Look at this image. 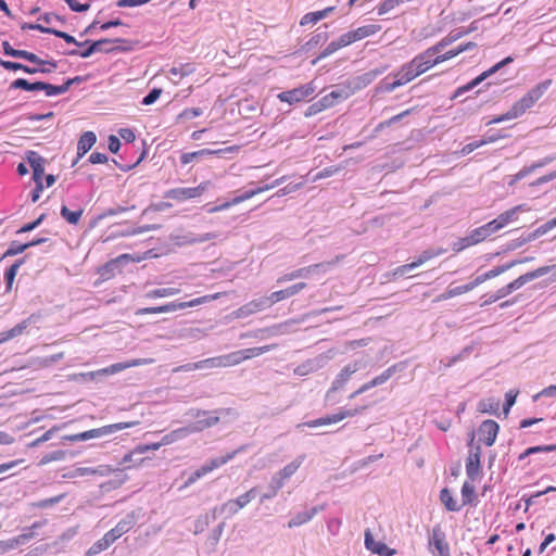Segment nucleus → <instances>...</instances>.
I'll return each instance as SVG.
<instances>
[{"label":"nucleus","instance_id":"1","mask_svg":"<svg viewBox=\"0 0 556 556\" xmlns=\"http://www.w3.org/2000/svg\"><path fill=\"white\" fill-rule=\"evenodd\" d=\"M551 84V79L538 84L532 89H530L519 101L514 103V105L505 114L493 118L488 124H498L504 121H509L521 116L527 110L532 108L534 103L546 92Z\"/></svg>","mask_w":556,"mask_h":556},{"label":"nucleus","instance_id":"2","mask_svg":"<svg viewBox=\"0 0 556 556\" xmlns=\"http://www.w3.org/2000/svg\"><path fill=\"white\" fill-rule=\"evenodd\" d=\"M229 409L216 410H190L188 415L195 418V421L186 426L189 434L202 432L205 429L212 428L220 420V415L228 414Z\"/></svg>","mask_w":556,"mask_h":556},{"label":"nucleus","instance_id":"3","mask_svg":"<svg viewBox=\"0 0 556 556\" xmlns=\"http://www.w3.org/2000/svg\"><path fill=\"white\" fill-rule=\"evenodd\" d=\"M152 363H153L152 358H135V359H131L128 362L112 364L105 368H101L96 371L81 372V374L77 375L76 377L79 378L81 381L87 382V381L96 380L101 377L118 374V372H121L125 369L131 368V367L149 365Z\"/></svg>","mask_w":556,"mask_h":556},{"label":"nucleus","instance_id":"4","mask_svg":"<svg viewBox=\"0 0 556 556\" xmlns=\"http://www.w3.org/2000/svg\"><path fill=\"white\" fill-rule=\"evenodd\" d=\"M419 75H421V73L417 68V65L414 62V60H412L410 62H407L404 65H402V67L396 73L393 74L395 78L393 81L390 83L387 79H383L380 83V89L383 92H392L396 88L408 84Z\"/></svg>","mask_w":556,"mask_h":556},{"label":"nucleus","instance_id":"5","mask_svg":"<svg viewBox=\"0 0 556 556\" xmlns=\"http://www.w3.org/2000/svg\"><path fill=\"white\" fill-rule=\"evenodd\" d=\"M136 425H138V421L112 424L88 431H84L80 433L71 434L65 437V439L71 442L87 441L91 439H98L104 435H110L117 431L135 427Z\"/></svg>","mask_w":556,"mask_h":556},{"label":"nucleus","instance_id":"6","mask_svg":"<svg viewBox=\"0 0 556 556\" xmlns=\"http://www.w3.org/2000/svg\"><path fill=\"white\" fill-rule=\"evenodd\" d=\"M275 345H263L235 351L225 355H220L223 367H231L241 364L247 359L257 357L271 351Z\"/></svg>","mask_w":556,"mask_h":556},{"label":"nucleus","instance_id":"7","mask_svg":"<svg viewBox=\"0 0 556 556\" xmlns=\"http://www.w3.org/2000/svg\"><path fill=\"white\" fill-rule=\"evenodd\" d=\"M363 367L364 363L362 361H354L342 367V369L333 379L330 389L327 391L326 401L334 403L336 401L332 400L333 394L337 391L343 389L344 386L350 381L352 376Z\"/></svg>","mask_w":556,"mask_h":556},{"label":"nucleus","instance_id":"8","mask_svg":"<svg viewBox=\"0 0 556 556\" xmlns=\"http://www.w3.org/2000/svg\"><path fill=\"white\" fill-rule=\"evenodd\" d=\"M457 54L455 52V49L448 50L443 54L439 53H428V49L424 51L422 53H419L416 55L413 60L417 65V68L420 71L421 74L430 70L437 64H440L442 62H445L447 60H451L455 58Z\"/></svg>","mask_w":556,"mask_h":556},{"label":"nucleus","instance_id":"9","mask_svg":"<svg viewBox=\"0 0 556 556\" xmlns=\"http://www.w3.org/2000/svg\"><path fill=\"white\" fill-rule=\"evenodd\" d=\"M428 548L433 556H450L446 534L440 525H435L428 535Z\"/></svg>","mask_w":556,"mask_h":556},{"label":"nucleus","instance_id":"10","mask_svg":"<svg viewBox=\"0 0 556 556\" xmlns=\"http://www.w3.org/2000/svg\"><path fill=\"white\" fill-rule=\"evenodd\" d=\"M211 187V181H202L199 186L192 188L179 187L169 189L165 193V198L172 199L178 202L194 199L201 197Z\"/></svg>","mask_w":556,"mask_h":556},{"label":"nucleus","instance_id":"11","mask_svg":"<svg viewBox=\"0 0 556 556\" xmlns=\"http://www.w3.org/2000/svg\"><path fill=\"white\" fill-rule=\"evenodd\" d=\"M334 262L319 263L307 267H302L291 273L285 274L277 279V283H285L299 278H307L313 274H320L328 271Z\"/></svg>","mask_w":556,"mask_h":556},{"label":"nucleus","instance_id":"12","mask_svg":"<svg viewBox=\"0 0 556 556\" xmlns=\"http://www.w3.org/2000/svg\"><path fill=\"white\" fill-rule=\"evenodd\" d=\"M315 90H316V87H315L314 83L311 81V83L302 85L298 88H294V89H291L288 91H282L277 96V98L281 102H286L290 105H293V104H296V103L305 100L306 98H309L311 96H313Z\"/></svg>","mask_w":556,"mask_h":556},{"label":"nucleus","instance_id":"13","mask_svg":"<svg viewBox=\"0 0 556 556\" xmlns=\"http://www.w3.org/2000/svg\"><path fill=\"white\" fill-rule=\"evenodd\" d=\"M444 252H445L444 249L426 250V251L421 252V254L414 262L399 266L397 268H395L393 275L395 277L404 276L407 273L412 271L413 269H415V268L421 266L422 264H425L426 262L430 261L431 258L443 254Z\"/></svg>","mask_w":556,"mask_h":556},{"label":"nucleus","instance_id":"14","mask_svg":"<svg viewBox=\"0 0 556 556\" xmlns=\"http://www.w3.org/2000/svg\"><path fill=\"white\" fill-rule=\"evenodd\" d=\"M513 61H514V59L511 56L505 58L501 62H498L495 65H493L492 67H490L488 71H484L483 73H481L479 76H477L475 79H472L471 81H469L465 86L459 87L456 90L455 97L460 96L462 93L467 92V91L473 89L475 87L480 85L483 80H485L491 75L495 74L502 67H504L505 65L511 63Z\"/></svg>","mask_w":556,"mask_h":556},{"label":"nucleus","instance_id":"15","mask_svg":"<svg viewBox=\"0 0 556 556\" xmlns=\"http://www.w3.org/2000/svg\"><path fill=\"white\" fill-rule=\"evenodd\" d=\"M354 93V89L351 88V85H340L337 86L329 93L320 98L321 106L329 109L340 103L343 100H346Z\"/></svg>","mask_w":556,"mask_h":556},{"label":"nucleus","instance_id":"16","mask_svg":"<svg viewBox=\"0 0 556 556\" xmlns=\"http://www.w3.org/2000/svg\"><path fill=\"white\" fill-rule=\"evenodd\" d=\"M270 301L267 296H262L258 299H254L250 301L249 303L240 306L238 309L232 312V316L235 318H247L250 315H253L257 312H261L263 309H266L270 307Z\"/></svg>","mask_w":556,"mask_h":556},{"label":"nucleus","instance_id":"17","mask_svg":"<svg viewBox=\"0 0 556 556\" xmlns=\"http://www.w3.org/2000/svg\"><path fill=\"white\" fill-rule=\"evenodd\" d=\"M137 517L135 513L127 514L118 523L108 531L104 535L114 543L117 539H119L123 534L129 532L136 525Z\"/></svg>","mask_w":556,"mask_h":556},{"label":"nucleus","instance_id":"18","mask_svg":"<svg viewBox=\"0 0 556 556\" xmlns=\"http://www.w3.org/2000/svg\"><path fill=\"white\" fill-rule=\"evenodd\" d=\"M481 471V447L479 445L470 446L466 459V473L470 480H476Z\"/></svg>","mask_w":556,"mask_h":556},{"label":"nucleus","instance_id":"19","mask_svg":"<svg viewBox=\"0 0 556 556\" xmlns=\"http://www.w3.org/2000/svg\"><path fill=\"white\" fill-rule=\"evenodd\" d=\"M396 369H397L396 365L390 366L389 368H387L384 371H382L380 375H378L377 377H375L370 381L362 384L349 397L350 399H354L357 395H361V394L367 392L368 390H370V389H372L375 387H378V386H381V384L386 383L395 374Z\"/></svg>","mask_w":556,"mask_h":556},{"label":"nucleus","instance_id":"20","mask_svg":"<svg viewBox=\"0 0 556 556\" xmlns=\"http://www.w3.org/2000/svg\"><path fill=\"white\" fill-rule=\"evenodd\" d=\"M35 538V532L33 529H25L21 534L10 538L4 541H0V554H4L9 551L15 549L22 545L28 543L31 539Z\"/></svg>","mask_w":556,"mask_h":556},{"label":"nucleus","instance_id":"21","mask_svg":"<svg viewBox=\"0 0 556 556\" xmlns=\"http://www.w3.org/2000/svg\"><path fill=\"white\" fill-rule=\"evenodd\" d=\"M500 426L496 421L488 419L482 421L478 429L479 440L486 446H492L495 443Z\"/></svg>","mask_w":556,"mask_h":556},{"label":"nucleus","instance_id":"22","mask_svg":"<svg viewBox=\"0 0 556 556\" xmlns=\"http://www.w3.org/2000/svg\"><path fill=\"white\" fill-rule=\"evenodd\" d=\"M364 544L368 551L379 556H393L396 553L395 549L390 548L383 542L375 541L369 529L365 530Z\"/></svg>","mask_w":556,"mask_h":556},{"label":"nucleus","instance_id":"23","mask_svg":"<svg viewBox=\"0 0 556 556\" xmlns=\"http://www.w3.org/2000/svg\"><path fill=\"white\" fill-rule=\"evenodd\" d=\"M217 238L215 232H206L203 235H195L193 232H186L184 235H176L173 237L174 242L177 245H191L197 243H204L206 241Z\"/></svg>","mask_w":556,"mask_h":556},{"label":"nucleus","instance_id":"24","mask_svg":"<svg viewBox=\"0 0 556 556\" xmlns=\"http://www.w3.org/2000/svg\"><path fill=\"white\" fill-rule=\"evenodd\" d=\"M547 274V268H536L532 271L526 273L525 275L519 276L514 281L509 282L508 285L504 286L505 291L508 292V294L513 293L514 291L520 289L526 283L540 278Z\"/></svg>","mask_w":556,"mask_h":556},{"label":"nucleus","instance_id":"25","mask_svg":"<svg viewBox=\"0 0 556 556\" xmlns=\"http://www.w3.org/2000/svg\"><path fill=\"white\" fill-rule=\"evenodd\" d=\"M26 160L33 169V179L35 182H42L46 160L35 151H28Z\"/></svg>","mask_w":556,"mask_h":556},{"label":"nucleus","instance_id":"26","mask_svg":"<svg viewBox=\"0 0 556 556\" xmlns=\"http://www.w3.org/2000/svg\"><path fill=\"white\" fill-rule=\"evenodd\" d=\"M304 288H306L305 282H298L295 285H292L283 290L275 291L268 295V300L270 301V305H274L282 300H286L288 298H291L295 294H298L300 291H302Z\"/></svg>","mask_w":556,"mask_h":556},{"label":"nucleus","instance_id":"27","mask_svg":"<svg viewBox=\"0 0 556 556\" xmlns=\"http://www.w3.org/2000/svg\"><path fill=\"white\" fill-rule=\"evenodd\" d=\"M223 367L222 358L219 356L210 357L206 359H202L195 363H189L179 368V370L190 371V370H203V369H212Z\"/></svg>","mask_w":556,"mask_h":556},{"label":"nucleus","instance_id":"28","mask_svg":"<svg viewBox=\"0 0 556 556\" xmlns=\"http://www.w3.org/2000/svg\"><path fill=\"white\" fill-rule=\"evenodd\" d=\"M30 324H31V317H28V318L22 320L21 323H18L17 325H15L13 328H11L7 331H1L0 332V344L24 334L26 332V330L28 329V327L30 326Z\"/></svg>","mask_w":556,"mask_h":556},{"label":"nucleus","instance_id":"29","mask_svg":"<svg viewBox=\"0 0 556 556\" xmlns=\"http://www.w3.org/2000/svg\"><path fill=\"white\" fill-rule=\"evenodd\" d=\"M113 41L114 40L111 39H100L90 43L89 47L85 50H72L68 51L67 54L72 56H80L83 59H87L96 52L104 51L103 46ZM115 41H119V39H116Z\"/></svg>","mask_w":556,"mask_h":556},{"label":"nucleus","instance_id":"30","mask_svg":"<svg viewBox=\"0 0 556 556\" xmlns=\"http://www.w3.org/2000/svg\"><path fill=\"white\" fill-rule=\"evenodd\" d=\"M386 71V68H376V70H371L369 72H366L359 76H357L356 78H354L353 80V87L351 86L352 89L357 90V89H361V88H364L366 86H368L369 84H371L378 76H380L381 74H383V72Z\"/></svg>","mask_w":556,"mask_h":556},{"label":"nucleus","instance_id":"31","mask_svg":"<svg viewBox=\"0 0 556 556\" xmlns=\"http://www.w3.org/2000/svg\"><path fill=\"white\" fill-rule=\"evenodd\" d=\"M239 507L233 500H228L222 505L215 506L212 511V519L215 520L218 516L224 515L225 518H231L239 513Z\"/></svg>","mask_w":556,"mask_h":556},{"label":"nucleus","instance_id":"32","mask_svg":"<svg viewBox=\"0 0 556 556\" xmlns=\"http://www.w3.org/2000/svg\"><path fill=\"white\" fill-rule=\"evenodd\" d=\"M97 136L93 131L84 132L77 143V159L83 157L96 143Z\"/></svg>","mask_w":556,"mask_h":556},{"label":"nucleus","instance_id":"33","mask_svg":"<svg viewBox=\"0 0 556 556\" xmlns=\"http://www.w3.org/2000/svg\"><path fill=\"white\" fill-rule=\"evenodd\" d=\"M481 283L482 282H481L480 277L477 276L469 283H466V285H463V286H457V287H454V288H450L443 295H441V299L446 300V299H451V298H454V296L467 293V292L473 290L476 287H478Z\"/></svg>","mask_w":556,"mask_h":556},{"label":"nucleus","instance_id":"34","mask_svg":"<svg viewBox=\"0 0 556 556\" xmlns=\"http://www.w3.org/2000/svg\"><path fill=\"white\" fill-rule=\"evenodd\" d=\"M463 36L464 33H462L460 29L453 30L447 36L442 38L438 43L428 48V53H440L444 48L460 39Z\"/></svg>","mask_w":556,"mask_h":556},{"label":"nucleus","instance_id":"35","mask_svg":"<svg viewBox=\"0 0 556 556\" xmlns=\"http://www.w3.org/2000/svg\"><path fill=\"white\" fill-rule=\"evenodd\" d=\"M318 513L317 507H312L294 515L288 522L289 528H296L311 521Z\"/></svg>","mask_w":556,"mask_h":556},{"label":"nucleus","instance_id":"36","mask_svg":"<svg viewBox=\"0 0 556 556\" xmlns=\"http://www.w3.org/2000/svg\"><path fill=\"white\" fill-rule=\"evenodd\" d=\"M530 211L529 206L526 204H520L517 206H514L510 210L505 211L504 213L500 214L496 218L498 219V223L503 226V228L508 225L509 223L517 219V214L519 212H528Z\"/></svg>","mask_w":556,"mask_h":556},{"label":"nucleus","instance_id":"37","mask_svg":"<svg viewBox=\"0 0 556 556\" xmlns=\"http://www.w3.org/2000/svg\"><path fill=\"white\" fill-rule=\"evenodd\" d=\"M285 482L286 480L278 472H276L271 477L270 482L268 484L270 494H262L260 498L261 503L274 498L278 494L279 490L285 485Z\"/></svg>","mask_w":556,"mask_h":556},{"label":"nucleus","instance_id":"38","mask_svg":"<svg viewBox=\"0 0 556 556\" xmlns=\"http://www.w3.org/2000/svg\"><path fill=\"white\" fill-rule=\"evenodd\" d=\"M440 501L448 511H459L463 507L447 488L440 491Z\"/></svg>","mask_w":556,"mask_h":556},{"label":"nucleus","instance_id":"39","mask_svg":"<svg viewBox=\"0 0 556 556\" xmlns=\"http://www.w3.org/2000/svg\"><path fill=\"white\" fill-rule=\"evenodd\" d=\"M110 472V469L106 466H99L97 468L91 467H76L74 468L71 477H85L90 475L97 476H106Z\"/></svg>","mask_w":556,"mask_h":556},{"label":"nucleus","instance_id":"40","mask_svg":"<svg viewBox=\"0 0 556 556\" xmlns=\"http://www.w3.org/2000/svg\"><path fill=\"white\" fill-rule=\"evenodd\" d=\"M39 67H29L26 65L24 73L27 74H50L53 73L58 67V62L54 60H42V63H36Z\"/></svg>","mask_w":556,"mask_h":556},{"label":"nucleus","instance_id":"41","mask_svg":"<svg viewBox=\"0 0 556 556\" xmlns=\"http://www.w3.org/2000/svg\"><path fill=\"white\" fill-rule=\"evenodd\" d=\"M78 77L74 78V79H67L63 85L61 86H54V85H51V84H47V83H43V91L46 93L47 97H55V96H59V94H63L65 93L70 87L72 86V84L77 80Z\"/></svg>","mask_w":556,"mask_h":556},{"label":"nucleus","instance_id":"42","mask_svg":"<svg viewBox=\"0 0 556 556\" xmlns=\"http://www.w3.org/2000/svg\"><path fill=\"white\" fill-rule=\"evenodd\" d=\"M190 434L188 432V429L185 426V427L175 429V430L166 433L165 435H163V438L161 439V444L169 445L177 441L184 440Z\"/></svg>","mask_w":556,"mask_h":556},{"label":"nucleus","instance_id":"43","mask_svg":"<svg viewBox=\"0 0 556 556\" xmlns=\"http://www.w3.org/2000/svg\"><path fill=\"white\" fill-rule=\"evenodd\" d=\"M305 456L299 455L291 463L287 464L278 473L287 481L290 479L301 467L304 462Z\"/></svg>","mask_w":556,"mask_h":556},{"label":"nucleus","instance_id":"44","mask_svg":"<svg viewBox=\"0 0 556 556\" xmlns=\"http://www.w3.org/2000/svg\"><path fill=\"white\" fill-rule=\"evenodd\" d=\"M380 29H381V26L378 25V24H368V25L361 26V27H358V28H356L354 30H351V31H352V34L354 36V40L358 41V40H362L364 38H367V37H370V36L375 35Z\"/></svg>","mask_w":556,"mask_h":556},{"label":"nucleus","instance_id":"45","mask_svg":"<svg viewBox=\"0 0 556 556\" xmlns=\"http://www.w3.org/2000/svg\"><path fill=\"white\" fill-rule=\"evenodd\" d=\"M501 400L495 397L483 399L478 403V410L488 414H497Z\"/></svg>","mask_w":556,"mask_h":556},{"label":"nucleus","instance_id":"46","mask_svg":"<svg viewBox=\"0 0 556 556\" xmlns=\"http://www.w3.org/2000/svg\"><path fill=\"white\" fill-rule=\"evenodd\" d=\"M331 11H332V8H326L321 11L306 13L304 16H302L300 24L302 26L308 25V24H316L320 20L327 17Z\"/></svg>","mask_w":556,"mask_h":556},{"label":"nucleus","instance_id":"47","mask_svg":"<svg viewBox=\"0 0 556 556\" xmlns=\"http://www.w3.org/2000/svg\"><path fill=\"white\" fill-rule=\"evenodd\" d=\"M11 89H23L26 91H37L43 89V83L42 81H36V83H29L28 80L24 78H17L14 80L11 86Z\"/></svg>","mask_w":556,"mask_h":556},{"label":"nucleus","instance_id":"48","mask_svg":"<svg viewBox=\"0 0 556 556\" xmlns=\"http://www.w3.org/2000/svg\"><path fill=\"white\" fill-rule=\"evenodd\" d=\"M243 451V447H240L236 451L229 452L224 456L214 457L207 460V464L210 465L212 470H215L224 465H226L228 462L232 460L236 455Z\"/></svg>","mask_w":556,"mask_h":556},{"label":"nucleus","instance_id":"49","mask_svg":"<svg viewBox=\"0 0 556 556\" xmlns=\"http://www.w3.org/2000/svg\"><path fill=\"white\" fill-rule=\"evenodd\" d=\"M342 420V416L339 415V413L337 412L336 414H332V415H329V416H326V417H321V418H318V419H315V420H312V421H307L303 425H299V427L301 426H306L308 428H316V427H319V426H326V425H331V424H336V422H339Z\"/></svg>","mask_w":556,"mask_h":556},{"label":"nucleus","instance_id":"50","mask_svg":"<svg viewBox=\"0 0 556 556\" xmlns=\"http://www.w3.org/2000/svg\"><path fill=\"white\" fill-rule=\"evenodd\" d=\"M518 263H519L518 261H513L510 263H507V264L494 267V268L490 269L489 271H486V273H484L482 275H479V277L481 279V282L483 283L484 281H486L489 279H492V278H495V277L500 276L501 274H503L506 270L510 269L511 267H514Z\"/></svg>","mask_w":556,"mask_h":556},{"label":"nucleus","instance_id":"51","mask_svg":"<svg viewBox=\"0 0 556 556\" xmlns=\"http://www.w3.org/2000/svg\"><path fill=\"white\" fill-rule=\"evenodd\" d=\"M179 292H180V289H178V288H173V287L159 288V289L148 291L146 293V298L147 299L168 298V296L176 295Z\"/></svg>","mask_w":556,"mask_h":556},{"label":"nucleus","instance_id":"52","mask_svg":"<svg viewBox=\"0 0 556 556\" xmlns=\"http://www.w3.org/2000/svg\"><path fill=\"white\" fill-rule=\"evenodd\" d=\"M222 294L223 293L217 292V293H214V294L203 295V296L193 299V300L188 301V302H182V308L185 309V308H188V307H194V306H198V305L206 304L208 302H212L214 300L219 299L222 296Z\"/></svg>","mask_w":556,"mask_h":556},{"label":"nucleus","instance_id":"53","mask_svg":"<svg viewBox=\"0 0 556 556\" xmlns=\"http://www.w3.org/2000/svg\"><path fill=\"white\" fill-rule=\"evenodd\" d=\"M113 543L105 536L101 538L97 542H94L87 551V556H96L101 552L105 551Z\"/></svg>","mask_w":556,"mask_h":556},{"label":"nucleus","instance_id":"54","mask_svg":"<svg viewBox=\"0 0 556 556\" xmlns=\"http://www.w3.org/2000/svg\"><path fill=\"white\" fill-rule=\"evenodd\" d=\"M83 215V210L71 211L66 205L61 207V216L72 225H76Z\"/></svg>","mask_w":556,"mask_h":556},{"label":"nucleus","instance_id":"55","mask_svg":"<svg viewBox=\"0 0 556 556\" xmlns=\"http://www.w3.org/2000/svg\"><path fill=\"white\" fill-rule=\"evenodd\" d=\"M460 492H462V498H463V504H462L463 506L469 505L473 502L476 489L472 483L465 481L462 485Z\"/></svg>","mask_w":556,"mask_h":556},{"label":"nucleus","instance_id":"56","mask_svg":"<svg viewBox=\"0 0 556 556\" xmlns=\"http://www.w3.org/2000/svg\"><path fill=\"white\" fill-rule=\"evenodd\" d=\"M256 494H257V489L252 488L249 491H247L245 493L238 496L237 498H233V501L237 504V506L239 507V509L241 510L256 497Z\"/></svg>","mask_w":556,"mask_h":556},{"label":"nucleus","instance_id":"57","mask_svg":"<svg viewBox=\"0 0 556 556\" xmlns=\"http://www.w3.org/2000/svg\"><path fill=\"white\" fill-rule=\"evenodd\" d=\"M214 153H215L214 151H211L208 149H202V150L194 151V152H187V153H184L180 156V162H181L182 165H187V164L193 162L195 159H198L200 156L211 155V154H214Z\"/></svg>","mask_w":556,"mask_h":556},{"label":"nucleus","instance_id":"58","mask_svg":"<svg viewBox=\"0 0 556 556\" xmlns=\"http://www.w3.org/2000/svg\"><path fill=\"white\" fill-rule=\"evenodd\" d=\"M495 140H496L495 137H489L488 139H481V140H476V141L469 142L463 147L460 152L463 155H467V154L471 153L472 151H475L476 149H478L489 142H494Z\"/></svg>","mask_w":556,"mask_h":556},{"label":"nucleus","instance_id":"59","mask_svg":"<svg viewBox=\"0 0 556 556\" xmlns=\"http://www.w3.org/2000/svg\"><path fill=\"white\" fill-rule=\"evenodd\" d=\"M23 264V260H20V261H16L14 264H12L5 271L4 274V278H5V281H7V287L8 289H11V286H12V282L21 267V265Z\"/></svg>","mask_w":556,"mask_h":556},{"label":"nucleus","instance_id":"60","mask_svg":"<svg viewBox=\"0 0 556 556\" xmlns=\"http://www.w3.org/2000/svg\"><path fill=\"white\" fill-rule=\"evenodd\" d=\"M318 367L319 366H318V364H316L315 359H309V361L305 362L304 364L298 366L294 369V374L299 375V376H305V375H308L309 372L316 370Z\"/></svg>","mask_w":556,"mask_h":556},{"label":"nucleus","instance_id":"61","mask_svg":"<svg viewBox=\"0 0 556 556\" xmlns=\"http://www.w3.org/2000/svg\"><path fill=\"white\" fill-rule=\"evenodd\" d=\"M64 457H65L64 451H62V450L53 451L51 453L43 455L42 458L39 460V465L42 466V465H47L51 462H59V460L64 459Z\"/></svg>","mask_w":556,"mask_h":556},{"label":"nucleus","instance_id":"62","mask_svg":"<svg viewBox=\"0 0 556 556\" xmlns=\"http://www.w3.org/2000/svg\"><path fill=\"white\" fill-rule=\"evenodd\" d=\"M403 2L404 0H384L377 8V13L378 15H383Z\"/></svg>","mask_w":556,"mask_h":556},{"label":"nucleus","instance_id":"63","mask_svg":"<svg viewBox=\"0 0 556 556\" xmlns=\"http://www.w3.org/2000/svg\"><path fill=\"white\" fill-rule=\"evenodd\" d=\"M13 58H20L24 59L30 63H42V59H40L38 55H36L33 52H28L26 50H15L13 53Z\"/></svg>","mask_w":556,"mask_h":556},{"label":"nucleus","instance_id":"64","mask_svg":"<svg viewBox=\"0 0 556 556\" xmlns=\"http://www.w3.org/2000/svg\"><path fill=\"white\" fill-rule=\"evenodd\" d=\"M471 245H475V244H473V242H471V238L468 235V236H466L464 238H459L457 241H455L452 245V249L454 252L458 253Z\"/></svg>","mask_w":556,"mask_h":556}]
</instances>
